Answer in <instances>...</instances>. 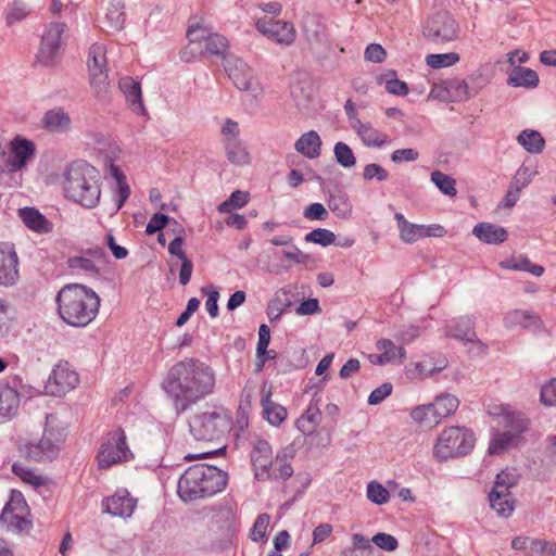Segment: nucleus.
<instances>
[{
    "label": "nucleus",
    "mask_w": 556,
    "mask_h": 556,
    "mask_svg": "<svg viewBox=\"0 0 556 556\" xmlns=\"http://www.w3.org/2000/svg\"><path fill=\"white\" fill-rule=\"evenodd\" d=\"M215 370L205 362L186 357L175 363L162 381V388L180 415L214 392Z\"/></svg>",
    "instance_id": "f257e3e1"
},
{
    "label": "nucleus",
    "mask_w": 556,
    "mask_h": 556,
    "mask_svg": "<svg viewBox=\"0 0 556 556\" xmlns=\"http://www.w3.org/2000/svg\"><path fill=\"white\" fill-rule=\"evenodd\" d=\"M100 186V172L86 161H74L63 172L62 189L65 198L85 208H93L99 204Z\"/></svg>",
    "instance_id": "f03ea898"
},
{
    "label": "nucleus",
    "mask_w": 556,
    "mask_h": 556,
    "mask_svg": "<svg viewBox=\"0 0 556 556\" xmlns=\"http://www.w3.org/2000/svg\"><path fill=\"white\" fill-rule=\"evenodd\" d=\"M60 317L70 326L85 327L97 316L100 298L90 288L70 283L64 286L55 298Z\"/></svg>",
    "instance_id": "7ed1b4c3"
},
{
    "label": "nucleus",
    "mask_w": 556,
    "mask_h": 556,
    "mask_svg": "<svg viewBox=\"0 0 556 556\" xmlns=\"http://www.w3.org/2000/svg\"><path fill=\"white\" fill-rule=\"evenodd\" d=\"M228 482V475L215 466L197 464L190 466L179 478L177 493L188 503L206 498L222 492Z\"/></svg>",
    "instance_id": "20e7f679"
},
{
    "label": "nucleus",
    "mask_w": 556,
    "mask_h": 556,
    "mask_svg": "<svg viewBox=\"0 0 556 556\" xmlns=\"http://www.w3.org/2000/svg\"><path fill=\"white\" fill-rule=\"evenodd\" d=\"M231 417L220 404H206L189 420L190 433L199 441H220L231 430Z\"/></svg>",
    "instance_id": "39448f33"
},
{
    "label": "nucleus",
    "mask_w": 556,
    "mask_h": 556,
    "mask_svg": "<svg viewBox=\"0 0 556 556\" xmlns=\"http://www.w3.org/2000/svg\"><path fill=\"white\" fill-rule=\"evenodd\" d=\"M475 433L460 426L445 428L437 438L433 456L439 462L467 455L475 445Z\"/></svg>",
    "instance_id": "423d86ee"
},
{
    "label": "nucleus",
    "mask_w": 556,
    "mask_h": 556,
    "mask_svg": "<svg viewBox=\"0 0 556 556\" xmlns=\"http://www.w3.org/2000/svg\"><path fill=\"white\" fill-rule=\"evenodd\" d=\"M49 419L50 416H47V424L40 440L26 442L20 447L28 459L47 463L59 456L66 432L63 428L50 426Z\"/></svg>",
    "instance_id": "0eeeda50"
},
{
    "label": "nucleus",
    "mask_w": 556,
    "mask_h": 556,
    "mask_svg": "<svg viewBox=\"0 0 556 556\" xmlns=\"http://www.w3.org/2000/svg\"><path fill=\"white\" fill-rule=\"evenodd\" d=\"M134 457L126 441V434L123 429L110 431L102 439L98 452V465L100 469H108L113 465L128 462Z\"/></svg>",
    "instance_id": "6e6552de"
},
{
    "label": "nucleus",
    "mask_w": 556,
    "mask_h": 556,
    "mask_svg": "<svg viewBox=\"0 0 556 556\" xmlns=\"http://www.w3.org/2000/svg\"><path fill=\"white\" fill-rule=\"evenodd\" d=\"M422 33L427 40L442 45L458 37L459 26L450 12L439 11L427 20Z\"/></svg>",
    "instance_id": "1a4fd4ad"
},
{
    "label": "nucleus",
    "mask_w": 556,
    "mask_h": 556,
    "mask_svg": "<svg viewBox=\"0 0 556 556\" xmlns=\"http://www.w3.org/2000/svg\"><path fill=\"white\" fill-rule=\"evenodd\" d=\"M66 30V24L62 22H51L46 25L41 36L40 47L36 55V61L43 66L55 64L62 45V38Z\"/></svg>",
    "instance_id": "9d476101"
},
{
    "label": "nucleus",
    "mask_w": 556,
    "mask_h": 556,
    "mask_svg": "<svg viewBox=\"0 0 556 556\" xmlns=\"http://www.w3.org/2000/svg\"><path fill=\"white\" fill-rule=\"evenodd\" d=\"M106 63L105 47L93 43L88 51L87 66L91 87L98 96L105 93L110 87Z\"/></svg>",
    "instance_id": "9b49d317"
},
{
    "label": "nucleus",
    "mask_w": 556,
    "mask_h": 556,
    "mask_svg": "<svg viewBox=\"0 0 556 556\" xmlns=\"http://www.w3.org/2000/svg\"><path fill=\"white\" fill-rule=\"evenodd\" d=\"M79 383L78 374L72 368L68 362L56 364L45 384L47 394L63 396Z\"/></svg>",
    "instance_id": "f8f14e48"
},
{
    "label": "nucleus",
    "mask_w": 556,
    "mask_h": 556,
    "mask_svg": "<svg viewBox=\"0 0 556 556\" xmlns=\"http://www.w3.org/2000/svg\"><path fill=\"white\" fill-rule=\"evenodd\" d=\"M445 334L464 342L475 343L476 354L484 355L488 352V344L478 339L475 331V320L469 316H462L448 323Z\"/></svg>",
    "instance_id": "ddd939ff"
},
{
    "label": "nucleus",
    "mask_w": 556,
    "mask_h": 556,
    "mask_svg": "<svg viewBox=\"0 0 556 556\" xmlns=\"http://www.w3.org/2000/svg\"><path fill=\"white\" fill-rule=\"evenodd\" d=\"M36 153L35 143L28 139L16 136L9 143L8 172L13 173L24 168Z\"/></svg>",
    "instance_id": "4468645a"
},
{
    "label": "nucleus",
    "mask_w": 556,
    "mask_h": 556,
    "mask_svg": "<svg viewBox=\"0 0 556 556\" xmlns=\"http://www.w3.org/2000/svg\"><path fill=\"white\" fill-rule=\"evenodd\" d=\"M256 29L267 38L282 45H291L295 39V29L291 23L271 17H262L256 22Z\"/></svg>",
    "instance_id": "2eb2a0df"
},
{
    "label": "nucleus",
    "mask_w": 556,
    "mask_h": 556,
    "mask_svg": "<svg viewBox=\"0 0 556 556\" xmlns=\"http://www.w3.org/2000/svg\"><path fill=\"white\" fill-rule=\"evenodd\" d=\"M187 36L190 38V43L204 40L205 51L212 55L224 56L228 49V40L226 37L216 33L206 34V30L200 24L189 26Z\"/></svg>",
    "instance_id": "dca6fc26"
},
{
    "label": "nucleus",
    "mask_w": 556,
    "mask_h": 556,
    "mask_svg": "<svg viewBox=\"0 0 556 556\" xmlns=\"http://www.w3.org/2000/svg\"><path fill=\"white\" fill-rule=\"evenodd\" d=\"M251 462L257 480L265 481L271 478L273 451L266 440H258L255 443L251 452Z\"/></svg>",
    "instance_id": "f3484780"
},
{
    "label": "nucleus",
    "mask_w": 556,
    "mask_h": 556,
    "mask_svg": "<svg viewBox=\"0 0 556 556\" xmlns=\"http://www.w3.org/2000/svg\"><path fill=\"white\" fill-rule=\"evenodd\" d=\"M136 505L137 500L127 490H118L112 496L105 497L102 501L104 513L121 518H129Z\"/></svg>",
    "instance_id": "a211bd4d"
},
{
    "label": "nucleus",
    "mask_w": 556,
    "mask_h": 556,
    "mask_svg": "<svg viewBox=\"0 0 556 556\" xmlns=\"http://www.w3.org/2000/svg\"><path fill=\"white\" fill-rule=\"evenodd\" d=\"M20 278L18 257L12 247L0 243V285L13 286Z\"/></svg>",
    "instance_id": "6ab92c4d"
},
{
    "label": "nucleus",
    "mask_w": 556,
    "mask_h": 556,
    "mask_svg": "<svg viewBox=\"0 0 556 556\" xmlns=\"http://www.w3.org/2000/svg\"><path fill=\"white\" fill-rule=\"evenodd\" d=\"M225 71L239 90L252 88L253 71L243 60L235 56L226 59Z\"/></svg>",
    "instance_id": "aec40b11"
},
{
    "label": "nucleus",
    "mask_w": 556,
    "mask_h": 556,
    "mask_svg": "<svg viewBox=\"0 0 556 556\" xmlns=\"http://www.w3.org/2000/svg\"><path fill=\"white\" fill-rule=\"evenodd\" d=\"M42 127L53 134H64L71 129L72 119L63 108L48 110L41 118Z\"/></svg>",
    "instance_id": "412c9836"
},
{
    "label": "nucleus",
    "mask_w": 556,
    "mask_h": 556,
    "mask_svg": "<svg viewBox=\"0 0 556 556\" xmlns=\"http://www.w3.org/2000/svg\"><path fill=\"white\" fill-rule=\"evenodd\" d=\"M351 126L357 132L364 146L368 148H381L390 142L387 134L374 128L369 123L356 119Z\"/></svg>",
    "instance_id": "4be33fe9"
},
{
    "label": "nucleus",
    "mask_w": 556,
    "mask_h": 556,
    "mask_svg": "<svg viewBox=\"0 0 556 556\" xmlns=\"http://www.w3.org/2000/svg\"><path fill=\"white\" fill-rule=\"evenodd\" d=\"M18 217L24 225L34 232L49 233L53 229L52 223L36 207H22L18 210Z\"/></svg>",
    "instance_id": "5701e85b"
},
{
    "label": "nucleus",
    "mask_w": 556,
    "mask_h": 556,
    "mask_svg": "<svg viewBox=\"0 0 556 556\" xmlns=\"http://www.w3.org/2000/svg\"><path fill=\"white\" fill-rule=\"evenodd\" d=\"M266 383L262 388L261 405L266 420L275 427H278L287 418L288 412L285 406L271 401V391L265 390Z\"/></svg>",
    "instance_id": "b1692460"
},
{
    "label": "nucleus",
    "mask_w": 556,
    "mask_h": 556,
    "mask_svg": "<svg viewBox=\"0 0 556 556\" xmlns=\"http://www.w3.org/2000/svg\"><path fill=\"white\" fill-rule=\"evenodd\" d=\"M504 325L509 329L521 326L522 328L538 331L542 327V320L530 311L515 309L505 316Z\"/></svg>",
    "instance_id": "393cba45"
},
{
    "label": "nucleus",
    "mask_w": 556,
    "mask_h": 556,
    "mask_svg": "<svg viewBox=\"0 0 556 556\" xmlns=\"http://www.w3.org/2000/svg\"><path fill=\"white\" fill-rule=\"evenodd\" d=\"M472 233L486 244H500L508 238V232L504 227L485 222L477 224Z\"/></svg>",
    "instance_id": "a878e982"
},
{
    "label": "nucleus",
    "mask_w": 556,
    "mask_h": 556,
    "mask_svg": "<svg viewBox=\"0 0 556 556\" xmlns=\"http://www.w3.org/2000/svg\"><path fill=\"white\" fill-rule=\"evenodd\" d=\"M118 86L132 111L144 114L140 83L131 77H123L119 79Z\"/></svg>",
    "instance_id": "bb28decb"
},
{
    "label": "nucleus",
    "mask_w": 556,
    "mask_h": 556,
    "mask_svg": "<svg viewBox=\"0 0 556 556\" xmlns=\"http://www.w3.org/2000/svg\"><path fill=\"white\" fill-rule=\"evenodd\" d=\"M321 139L317 131L309 130L303 134L294 143L296 152L307 159H317L321 153Z\"/></svg>",
    "instance_id": "cd10ccee"
},
{
    "label": "nucleus",
    "mask_w": 556,
    "mask_h": 556,
    "mask_svg": "<svg viewBox=\"0 0 556 556\" xmlns=\"http://www.w3.org/2000/svg\"><path fill=\"white\" fill-rule=\"evenodd\" d=\"M540 83L539 75L535 71L523 66H514L510 71L507 85L511 87H522L526 89H533Z\"/></svg>",
    "instance_id": "c85d7f7f"
},
{
    "label": "nucleus",
    "mask_w": 556,
    "mask_h": 556,
    "mask_svg": "<svg viewBox=\"0 0 556 556\" xmlns=\"http://www.w3.org/2000/svg\"><path fill=\"white\" fill-rule=\"evenodd\" d=\"M25 514L3 508L0 515V525L5 526L8 532H28L31 528V522L26 519Z\"/></svg>",
    "instance_id": "c756f323"
},
{
    "label": "nucleus",
    "mask_w": 556,
    "mask_h": 556,
    "mask_svg": "<svg viewBox=\"0 0 556 556\" xmlns=\"http://www.w3.org/2000/svg\"><path fill=\"white\" fill-rule=\"evenodd\" d=\"M17 392L10 387H0V422L11 419L18 407Z\"/></svg>",
    "instance_id": "7c9ffc66"
},
{
    "label": "nucleus",
    "mask_w": 556,
    "mask_h": 556,
    "mask_svg": "<svg viewBox=\"0 0 556 556\" xmlns=\"http://www.w3.org/2000/svg\"><path fill=\"white\" fill-rule=\"evenodd\" d=\"M321 421V413L317 405L309 404L306 410L295 420V427L305 435L313 434Z\"/></svg>",
    "instance_id": "2f4dec72"
},
{
    "label": "nucleus",
    "mask_w": 556,
    "mask_h": 556,
    "mask_svg": "<svg viewBox=\"0 0 556 556\" xmlns=\"http://www.w3.org/2000/svg\"><path fill=\"white\" fill-rule=\"evenodd\" d=\"M437 408L432 403L422 404L410 410V417L414 421L425 426H435L442 420L437 416Z\"/></svg>",
    "instance_id": "473e14b6"
},
{
    "label": "nucleus",
    "mask_w": 556,
    "mask_h": 556,
    "mask_svg": "<svg viewBox=\"0 0 556 556\" xmlns=\"http://www.w3.org/2000/svg\"><path fill=\"white\" fill-rule=\"evenodd\" d=\"M517 139L519 144H521L526 151L532 154L542 152L545 146L543 136L539 131L532 129L522 130L518 135Z\"/></svg>",
    "instance_id": "72a5a7b5"
},
{
    "label": "nucleus",
    "mask_w": 556,
    "mask_h": 556,
    "mask_svg": "<svg viewBox=\"0 0 556 556\" xmlns=\"http://www.w3.org/2000/svg\"><path fill=\"white\" fill-rule=\"evenodd\" d=\"M433 404L437 408V416L443 420L457 410L459 406V400L453 394L441 393L435 396Z\"/></svg>",
    "instance_id": "f704fd0d"
},
{
    "label": "nucleus",
    "mask_w": 556,
    "mask_h": 556,
    "mask_svg": "<svg viewBox=\"0 0 556 556\" xmlns=\"http://www.w3.org/2000/svg\"><path fill=\"white\" fill-rule=\"evenodd\" d=\"M500 424L516 437L528 430L529 419L526 418L523 413L509 410L505 419L500 421Z\"/></svg>",
    "instance_id": "c9c22d12"
},
{
    "label": "nucleus",
    "mask_w": 556,
    "mask_h": 556,
    "mask_svg": "<svg viewBox=\"0 0 556 556\" xmlns=\"http://www.w3.org/2000/svg\"><path fill=\"white\" fill-rule=\"evenodd\" d=\"M124 9L125 4L122 0H111L105 18L113 30H121L124 28L126 21Z\"/></svg>",
    "instance_id": "e433bc0d"
},
{
    "label": "nucleus",
    "mask_w": 556,
    "mask_h": 556,
    "mask_svg": "<svg viewBox=\"0 0 556 556\" xmlns=\"http://www.w3.org/2000/svg\"><path fill=\"white\" fill-rule=\"evenodd\" d=\"M67 266L68 268L73 270H81L86 275L90 277H98L100 276V268L98 266V263L91 257L88 256H73L67 260Z\"/></svg>",
    "instance_id": "4c0bfd02"
},
{
    "label": "nucleus",
    "mask_w": 556,
    "mask_h": 556,
    "mask_svg": "<svg viewBox=\"0 0 556 556\" xmlns=\"http://www.w3.org/2000/svg\"><path fill=\"white\" fill-rule=\"evenodd\" d=\"M227 159L235 165L243 166L250 163L249 153L235 139H227L225 142Z\"/></svg>",
    "instance_id": "58836bf2"
},
{
    "label": "nucleus",
    "mask_w": 556,
    "mask_h": 556,
    "mask_svg": "<svg viewBox=\"0 0 556 556\" xmlns=\"http://www.w3.org/2000/svg\"><path fill=\"white\" fill-rule=\"evenodd\" d=\"M12 472L15 476H17L22 481L30 485H34L35 488H39L48 483L47 477L37 475L35 471L23 466L22 464H13Z\"/></svg>",
    "instance_id": "ea45409f"
},
{
    "label": "nucleus",
    "mask_w": 556,
    "mask_h": 556,
    "mask_svg": "<svg viewBox=\"0 0 556 556\" xmlns=\"http://www.w3.org/2000/svg\"><path fill=\"white\" fill-rule=\"evenodd\" d=\"M501 267L514 270L528 271L535 277H540L544 273V267L532 264L528 257H519L501 263Z\"/></svg>",
    "instance_id": "a19ab883"
},
{
    "label": "nucleus",
    "mask_w": 556,
    "mask_h": 556,
    "mask_svg": "<svg viewBox=\"0 0 556 556\" xmlns=\"http://www.w3.org/2000/svg\"><path fill=\"white\" fill-rule=\"evenodd\" d=\"M329 208L338 217L346 218L352 214V204L345 193L331 195L328 200Z\"/></svg>",
    "instance_id": "79ce46f5"
},
{
    "label": "nucleus",
    "mask_w": 556,
    "mask_h": 556,
    "mask_svg": "<svg viewBox=\"0 0 556 556\" xmlns=\"http://www.w3.org/2000/svg\"><path fill=\"white\" fill-rule=\"evenodd\" d=\"M431 181L445 195L455 197L457 194L456 181L453 177L440 170L431 173Z\"/></svg>",
    "instance_id": "37998d69"
},
{
    "label": "nucleus",
    "mask_w": 556,
    "mask_h": 556,
    "mask_svg": "<svg viewBox=\"0 0 556 556\" xmlns=\"http://www.w3.org/2000/svg\"><path fill=\"white\" fill-rule=\"evenodd\" d=\"M333 154L337 163L344 168H351L356 164V157L345 142L339 141L334 144Z\"/></svg>",
    "instance_id": "c03bdc74"
},
{
    "label": "nucleus",
    "mask_w": 556,
    "mask_h": 556,
    "mask_svg": "<svg viewBox=\"0 0 556 556\" xmlns=\"http://www.w3.org/2000/svg\"><path fill=\"white\" fill-rule=\"evenodd\" d=\"M490 506L501 517L508 518L515 510V501L510 497L500 498L497 493L489 494Z\"/></svg>",
    "instance_id": "a18cd8bd"
},
{
    "label": "nucleus",
    "mask_w": 556,
    "mask_h": 556,
    "mask_svg": "<svg viewBox=\"0 0 556 556\" xmlns=\"http://www.w3.org/2000/svg\"><path fill=\"white\" fill-rule=\"evenodd\" d=\"M459 61V54L456 52L428 54L426 56V64L434 70L448 67Z\"/></svg>",
    "instance_id": "49530a36"
},
{
    "label": "nucleus",
    "mask_w": 556,
    "mask_h": 556,
    "mask_svg": "<svg viewBox=\"0 0 556 556\" xmlns=\"http://www.w3.org/2000/svg\"><path fill=\"white\" fill-rule=\"evenodd\" d=\"M249 201V193L240 190L233 191L229 198L218 205L220 213H229L235 208L243 207Z\"/></svg>",
    "instance_id": "de8ad7c7"
},
{
    "label": "nucleus",
    "mask_w": 556,
    "mask_h": 556,
    "mask_svg": "<svg viewBox=\"0 0 556 556\" xmlns=\"http://www.w3.org/2000/svg\"><path fill=\"white\" fill-rule=\"evenodd\" d=\"M556 555V543L541 540L531 539L529 545V556H555Z\"/></svg>",
    "instance_id": "09e8293b"
},
{
    "label": "nucleus",
    "mask_w": 556,
    "mask_h": 556,
    "mask_svg": "<svg viewBox=\"0 0 556 556\" xmlns=\"http://www.w3.org/2000/svg\"><path fill=\"white\" fill-rule=\"evenodd\" d=\"M377 350L382 353H388L392 363H402L406 356V351L402 346H396L390 339H380L377 342Z\"/></svg>",
    "instance_id": "8fccbe9b"
},
{
    "label": "nucleus",
    "mask_w": 556,
    "mask_h": 556,
    "mask_svg": "<svg viewBox=\"0 0 556 556\" xmlns=\"http://www.w3.org/2000/svg\"><path fill=\"white\" fill-rule=\"evenodd\" d=\"M305 241L328 247L336 242V235L326 228H316L305 235Z\"/></svg>",
    "instance_id": "3c124183"
},
{
    "label": "nucleus",
    "mask_w": 556,
    "mask_h": 556,
    "mask_svg": "<svg viewBox=\"0 0 556 556\" xmlns=\"http://www.w3.org/2000/svg\"><path fill=\"white\" fill-rule=\"evenodd\" d=\"M367 498L374 504L383 505L390 501V493L381 483L370 481L367 485Z\"/></svg>",
    "instance_id": "603ef678"
},
{
    "label": "nucleus",
    "mask_w": 556,
    "mask_h": 556,
    "mask_svg": "<svg viewBox=\"0 0 556 556\" xmlns=\"http://www.w3.org/2000/svg\"><path fill=\"white\" fill-rule=\"evenodd\" d=\"M515 435L511 434L510 432H508L507 430L504 431V432H496L493 438H492V441L489 445V454L491 455H495V454H498L500 451L506 448L507 446H509L514 440Z\"/></svg>",
    "instance_id": "864d4df0"
},
{
    "label": "nucleus",
    "mask_w": 556,
    "mask_h": 556,
    "mask_svg": "<svg viewBox=\"0 0 556 556\" xmlns=\"http://www.w3.org/2000/svg\"><path fill=\"white\" fill-rule=\"evenodd\" d=\"M424 230L425 226L412 224L408 222L405 226H403L400 229V238L405 243H414L418 239L425 237Z\"/></svg>",
    "instance_id": "5fc2aeb1"
},
{
    "label": "nucleus",
    "mask_w": 556,
    "mask_h": 556,
    "mask_svg": "<svg viewBox=\"0 0 556 556\" xmlns=\"http://www.w3.org/2000/svg\"><path fill=\"white\" fill-rule=\"evenodd\" d=\"M29 13V9L24 0H15L7 12V23L12 25L25 18Z\"/></svg>",
    "instance_id": "6e6d98bb"
},
{
    "label": "nucleus",
    "mask_w": 556,
    "mask_h": 556,
    "mask_svg": "<svg viewBox=\"0 0 556 556\" xmlns=\"http://www.w3.org/2000/svg\"><path fill=\"white\" fill-rule=\"evenodd\" d=\"M270 521V516L268 514H260L253 525L251 532V540L254 542H258L266 536V530Z\"/></svg>",
    "instance_id": "4d7b16f0"
},
{
    "label": "nucleus",
    "mask_w": 556,
    "mask_h": 556,
    "mask_svg": "<svg viewBox=\"0 0 556 556\" xmlns=\"http://www.w3.org/2000/svg\"><path fill=\"white\" fill-rule=\"evenodd\" d=\"M363 178L365 180L376 179L377 181L382 182L389 178V172L379 164L370 163L364 167Z\"/></svg>",
    "instance_id": "13d9d810"
},
{
    "label": "nucleus",
    "mask_w": 556,
    "mask_h": 556,
    "mask_svg": "<svg viewBox=\"0 0 556 556\" xmlns=\"http://www.w3.org/2000/svg\"><path fill=\"white\" fill-rule=\"evenodd\" d=\"M371 542L375 545H377L379 548H381L383 551H388V552H393L399 546V542H397L396 538L389 533H384V532H379V533L375 534L371 538Z\"/></svg>",
    "instance_id": "bf43d9fd"
},
{
    "label": "nucleus",
    "mask_w": 556,
    "mask_h": 556,
    "mask_svg": "<svg viewBox=\"0 0 556 556\" xmlns=\"http://www.w3.org/2000/svg\"><path fill=\"white\" fill-rule=\"evenodd\" d=\"M202 292L206 293L207 299L205 302V308L211 317L215 318L218 316V299L219 292L213 287L202 288Z\"/></svg>",
    "instance_id": "052dcab7"
},
{
    "label": "nucleus",
    "mask_w": 556,
    "mask_h": 556,
    "mask_svg": "<svg viewBox=\"0 0 556 556\" xmlns=\"http://www.w3.org/2000/svg\"><path fill=\"white\" fill-rule=\"evenodd\" d=\"M540 401L545 406H556V378L541 388Z\"/></svg>",
    "instance_id": "680f3d73"
},
{
    "label": "nucleus",
    "mask_w": 556,
    "mask_h": 556,
    "mask_svg": "<svg viewBox=\"0 0 556 556\" xmlns=\"http://www.w3.org/2000/svg\"><path fill=\"white\" fill-rule=\"evenodd\" d=\"M170 222V218L163 213H155L146 227V233L151 236L161 231Z\"/></svg>",
    "instance_id": "e2e57ef3"
},
{
    "label": "nucleus",
    "mask_w": 556,
    "mask_h": 556,
    "mask_svg": "<svg viewBox=\"0 0 556 556\" xmlns=\"http://www.w3.org/2000/svg\"><path fill=\"white\" fill-rule=\"evenodd\" d=\"M393 386L390 382H384L375 390L368 396L369 405H378L384 401L392 392Z\"/></svg>",
    "instance_id": "0e129e2a"
},
{
    "label": "nucleus",
    "mask_w": 556,
    "mask_h": 556,
    "mask_svg": "<svg viewBox=\"0 0 556 556\" xmlns=\"http://www.w3.org/2000/svg\"><path fill=\"white\" fill-rule=\"evenodd\" d=\"M419 153L413 148L397 149L391 153V161L395 164L403 162H414L418 159Z\"/></svg>",
    "instance_id": "69168bd1"
},
{
    "label": "nucleus",
    "mask_w": 556,
    "mask_h": 556,
    "mask_svg": "<svg viewBox=\"0 0 556 556\" xmlns=\"http://www.w3.org/2000/svg\"><path fill=\"white\" fill-rule=\"evenodd\" d=\"M303 215L311 220H326L329 213L321 203L315 202L304 210Z\"/></svg>",
    "instance_id": "338daca9"
},
{
    "label": "nucleus",
    "mask_w": 556,
    "mask_h": 556,
    "mask_svg": "<svg viewBox=\"0 0 556 556\" xmlns=\"http://www.w3.org/2000/svg\"><path fill=\"white\" fill-rule=\"evenodd\" d=\"M533 175L534 173L529 167L521 166L514 176L511 184L522 190L532 181Z\"/></svg>",
    "instance_id": "774afa93"
}]
</instances>
